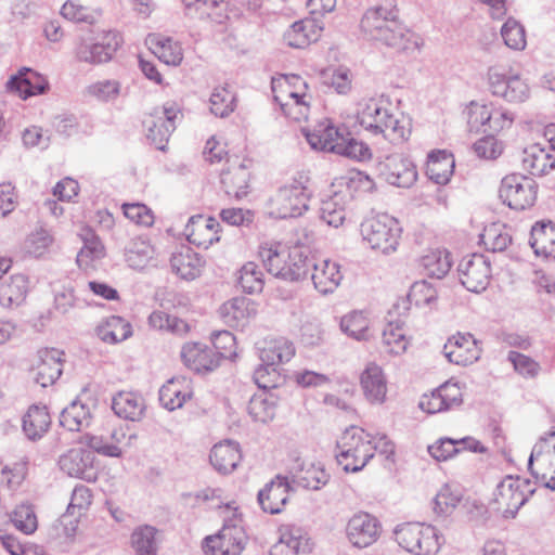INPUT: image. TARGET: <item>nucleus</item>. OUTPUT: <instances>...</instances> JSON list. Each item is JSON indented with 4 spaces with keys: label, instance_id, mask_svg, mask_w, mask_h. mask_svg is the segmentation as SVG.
<instances>
[{
    "label": "nucleus",
    "instance_id": "20",
    "mask_svg": "<svg viewBox=\"0 0 555 555\" xmlns=\"http://www.w3.org/2000/svg\"><path fill=\"white\" fill-rule=\"evenodd\" d=\"M183 363L195 373H208L216 370L221 361L220 356L198 343H186L181 350Z\"/></svg>",
    "mask_w": 555,
    "mask_h": 555
},
{
    "label": "nucleus",
    "instance_id": "36",
    "mask_svg": "<svg viewBox=\"0 0 555 555\" xmlns=\"http://www.w3.org/2000/svg\"><path fill=\"white\" fill-rule=\"evenodd\" d=\"M345 128H336L331 124H320L312 131L306 132V139L309 145L317 151L336 152L338 139L343 138Z\"/></svg>",
    "mask_w": 555,
    "mask_h": 555
},
{
    "label": "nucleus",
    "instance_id": "7",
    "mask_svg": "<svg viewBox=\"0 0 555 555\" xmlns=\"http://www.w3.org/2000/svg\"><path fill=\"white\" fill-rule=\"evenodd\" d=\"M402 229L397 219L383 214L369 218L361 224V234L372 249L388 254L397 249Z\"/></svg>",
    "mask_w": 555,
    "mask_h": 555
},
{
    "label": "nucleus",
    "instance_id": "9",
    "mask_svg": "<svg viewBox=\"0 0 555 555\" xmlns=\"http://www.w3.org/2000/svg\"><path fill=\"white\" fill-rule=\"evenodd\" d=\"M489 90L493 96L512 104L526 102L530 98V87L526 79L499 66L488 69Z\"/></svg>",
    "mask_w": 555,
    "mask_h": 555
},
{
    "label": "nucleus",
    "instance_id": "3",
    "mask_svg": "<svg viewBox=\"0 0 555 555\" xmlns=\"http://www.w3.org/2000/svg\"><path fill=\"white\" fill-rule=\"evenodd\" d=\"M258 254L267 271L284 281H299L311 270L312 259L299 248H291L280 242L261 244Z\"/></svg>",
    "mask_w": 555,
    "mask_h": 555
},
{
    "label": "nucleus",
    "instance_id": "18",
    "mask_svg": "<svg viewBox=\"0 0 555 555\" xmlns=\"http://www.w3.org/2000/svg\"><path fill=\"white\" fill-rule=\"evenodd\" d=\"M379 533L378 520L367 513L353 515L347 525V537L351 544L359 548L372 545L378 539Z\"/></svg>",
    "mask_w": 555,
    "mask_h": 555
},
{
    "label": "nucleus",
    "instance_id": "32",
    "mask_svg": "<svg viewBox=\"0 0 555 555\" xmlns=\"http://www.w3.org/2000/svg\"><path fill=\"white\" fill-rule=\"evenodd\" d=\"M220 178L222 189L228 196L241 199L247 195L250 172L244 164L222 170Z\"/></svg>",
    "mask_w": 555,
    "mask_h": 555
},
{
    "label": "nucleus",
    "instance_id": "38",
    "mask_svg": "<svg viewBox=\"0 0 555 555\" xmlns=\"http://www.w3.org/2000/svg\"><path fill=\"white\" fill-rule=\"evenodd\" d=\"M28 292V279L24 274H14L0 283V304L12 308L20 306Z\"/></svg>",
    "mask_w": 555,
    "mask_h": 555
},
{
    "label": "nucleus",
    "instance_id": "39",
    "mask_svg": "<svg viewBox=\"0 0 555 555\" xmlns=\"http://www.w3.org/2000/svg\"><path fill=\"white\" fill-rule=\"evenodd\" d=\"M191 397L185 378L173 377L159 389V401L168 411H175Z\"/></svg>",
    "mask_w": 555,
    "mask_h": 555
},
{
    "label": "nucleus",
    "instance_id": "1",
    "mask_svg": "<svg viewBox=\"0 0 555 555\" xmlns=\"http://www.w3.org/2000/svg\"><path fill=\"white\" fill-rule=\"evenodd\" d=\"M357 121L372 137H380L392 144H402L411 135L410 122L399 117L391 104L383 98H370L358 102Z\"/></svg>",
    "mask_w": 555,
    "mask_h": 555
},
{
    "label": "nucleus",
    "instance_id": "64",
    "mask_svg": "<svg viewBox=\"0 0 555 555\" xmlns=\"http://www.w3.org/2000/svg\"><path fill=\"white\" fill-rule=\"evenodd\" d=\"M12 521L14 526L26 534L33 533L37 529V517L30 506L21 505L13 513Z\"/></svg>",
    "mask_w": 555,
    "mask_h": 555
},
{
    "label": "nucleus",
    "instance_id": "40",
    "mask_svg": "<svg viewBox=\"0 0 555 555\" xmlns=\"http://www.w3.org/2000/svg\"><path fill=\"white\" fill-rule=\"evenodd\" d=\"M295 472L293 474V482L298 487L308 490H320L324 487L328 480L330 475L325 472L322 466L310 463L298 464L297 467L294 468Z\"/></svg>",
    "mask_w": 555,
    "mask_h": 555
},
{
    "label": "nucleus",
    "instance_id": "35",
    "mask_svg": "<svg viewBox=\"0 0 555 555\" xmlns=\"http://www.w3.org/2000/svg\"><path fill=\"white\" fill-rule=\"evenodd\" d=\"M529 243L535 255L555 259V224L552 221L537 222L531 229Z\"/></svg>",
    "mask_w": 555,
    "mask_h": 555
},
{
    "label": "nucleus",
    "instance_id": "46",
    "mask_svg": "<svg viewBox=\"0 0 555 555\" xmlns=\"http://www.w3.org/2000/svg\"><path fill=\"white\" fill-rule=\"evenodd\" d=\"M345 205V196L340 193H335L328 198L323 199L320 207L321 220L330 227L338 228L346 218Z\"/></svg>",
    "mask_w": 555,
    "mask_h": 555
},
{
    "label": "nucleus",
    "instance_id": "52",
    "mask_svg": "<svg viewBox=\"0 0 555 555\" xmlns=\"http://www.w3.org/2000/svg\"><path fill=\"white\" fill-rule=\"evenodd\" d=\"M237 282L247 294L260 293L264 284L263 273L256 262L248 261L241 268Z\"/></svg>",
    "mask_w": 555,
    "mask_h": 555
},
{
    "label": "nucleus",
    "instance_id": "16",
    "mask_svg": "<svg viewBox=\"0 0 555 555\" xmlns=\"http://www.w3.org/2000/svg\"><path fill=\"white\" fill-rule=\"evenodd\" d=\"M443 353L449 362L466 366L479 360L481 348L470 333H457L444 344Z\"/></svg>",
    "mask_w": 555,
    "mask_h": 555
},
{
    "label": "nucleus",
    "instance_id": "47",
    "mask_svg": "<svg viewBox=\"0 0 555 555\" xmlns=\"http://www.w3.org/2000/svg\"><path fill=\"white\" fill-rule=\"evenodd\" d=\"M421 266L428 276L442 279L452 266L450 253L446 249L430 250L421 258Z\"/></svg>",
    "mask_w": 555,
    "mask_h": 555
},
{
    "label": "nucleus",
    "instance_id": "43",
    "mask_svg": "<svg viewBox=\"0 0 555 555\" xmlns=\"http://www.w3.org/2000/svg\"><path fill=\"white\" fill-rule=\"evenodd\" d=\"M99 338L108 344H117L126 340L132 334L131 325L124 318L112 315L105 323L96 328Z\"/></svg>",
    "mask_w": 555,
    "mask_h": 555
},
{
    "label": "nucleus",
    "instance_id": "33",
    "mask_svg": "<svg viewBox=\"0 0 555 555\" xmlns=\"http://www.w3.org/2000/svg\"><path fill=\"white\" fill-rule=\"evenodd\" d=\"M462 449L470 450L473 452H483V446L474 439L463 438L461 440H454L451 438H440L434 444L428 446V453L436 461H447L453 455L459 453Z\"/></svg>",
    "mask_w": 555,
    "mask_h": 555
},
{
    "label": "nucleus",
    "instance_id": "14",
    "mask_svg": "<svg viewBox=\"0 0 555 555\" xmlns=\"http://www.w3.org/2000/svg\"><path fill=\"white\" fill-rule=\"evenodd\" d=\"M462 285L469 292L480 293L491 279L490 260L482 254H472L462 258L457 266Z\"/></svg>",
    "mask_w": 555,
    "mask_h": 555
},
{
    "label": "nucleus",
    "instance_id": "28",
    "mask_svg": "<svg viewBox=\"0 0 555 555\" xmlns=\"http://www.w3.org/2000/svg\"><path fill=\"white\" fill-rule=\"evenodd\" d=\"M258 351L261 362L275 367L295 356L294 344L284 337L264 339L259 344Z\"/></svg>",
    "mask_w": 555,
    "mask_h": 555
},
{
    "label": "nucleus",
    "instance_id": "29",
    "mask_svg": "<svg viewBox=\"0 0 555 555\" xmlns=\"http://www.w3.org/2000/svg\"><path fill=\"white\" fill-rule=\"evenodd\" d=\"M114 413L126 421L139 422L146 409L143 397L134 391H119L112 399Z\"/></svg>",
    "mask_w": 555,
    "mask_h": 555
},
{
    "label": "nucleus",
    "instance_id": "19",
    "mask_svg": "<svg viewBox=\"0 0 555 555\" xmlns=\"http://www.w3.org/2000/svg\"><path fill=\"white\" fill-rule=\"evenodd\" d=\"M292 490L287 477L278 475L258 492L257 500L261 509L270 514L281 513Z\"/></svg>",
    "mask_w": 555,
    "mask_h": 555
},
{
    "label": "nucleus",
    "instance_id": "55",
    "mask_svg": "<svg viewBox=\"0 0 555 555\" xmlns=\"http://www.w3.org/2000/svg\"><path fill=\"white\" fill-rule=\"evenodd\" d=\"M504 43L513 50H524L526 47V33L524 26L515 18L509 17L501 28Z\"/></svg>",
    "mask_w": 555,
    "mask_h": 555
},
{
    "label": "nucleus",
    "instance_id": "44",
    "mask_svg": "<svg viewBox=\"0 0 555 555\" xmlns=\"http://www.w3.org/2000/svg\"><path fill=\"white\" fill-rule=\"evenodd\" d=\"M157 529L150 525L137 527L131 535L130 543L135 555H157Z\"/></svg>",
    "mask_w": 555,
    "mask_h": 555
},
{
    "label": "nucleus",
    "instance_id": "54",
    "mask_svg": "<svg viewBox=\"0 0 555 555\" xmlns=\"http://www.w3.org/2000/svg\"><path fill=\"white\" fill-rule=\"evenodd\" d=\"M338 141L339 143L336 147V154L358 160H363L371 156L369 146L352 138L347 130H345L343 138L338 139Z\"/></svg>",
    "mask_w": 555,
    "mask_h": 555
},
{
    "label": "nucleus",
    "instance_id": "53",
    "mask_svg": "<svg viewBox=\"0 0 555 555\" xmlns=\"http://www.w3.org/2000/svg\"><path fill=\"white\" fill-rule=\"evenodd\" d=\"M340 330L356 340L367 338L369 320L361 311H352L340 320Z\"/></svg>",
    "mask_w": 555,
    "mask_h": 555
},
{
    "label": "nucleus",
    "instance_id": "34",
    "mask_svg": "<svg viewBox=\"0 0 555 555\" xmlns=\"http://www.w3.org/2000/svg\"><path fill=\"white\" fill-rule=\"evenodd\" d=\"M522 167L532 176H544L555 168V155L540 143L532 144L524 151Z\"/></svg>",
    "mask_w": 555,
    "mask_h": 555
},
{
    "label": "nucleus",
    "instance_id": "62",
    "mask_svg": "<svg viewBox=\"0 0 555 555\" xmlns=\"http://www.w3.org/2000/svg\"><path fill=\"white\" fill-rule=\"evenodd\" d=\"M288 96L292 100L291 103H280L284 115L297 121L301 118H306L309 111L308 104L304 100L306 94L299 91H289Z\"/></svg>",
    "mask_w": 555,
    "mask_h": 555
},
{
    "label": "nucleus",
    "instance_id": "4",
    "mask_svg": "<svg viewBox=\"0 0 555 555\" xmlns=\"http://www.w3.org/2000/svg\"><path fill=\"white\" fill-rule=\"evenodd\" d=\"M309 184L308 173L297 172L289 182L279 188L270 199V215L278 219L302 216L309 208L312 194Z\"/></svg>",
    "mask_w": 555,
    "mask_h": 555
},
{
    "label": "nucleus",
    "instance_id": "12",
    "mask_svg": "<svg viewBox=\"0 0 555 555\" xmlns=\"http://www.w3.org/2000/svg\"><path fill=\"white\" fill-rule=\"evenodd\" d=\"M530 480H520L518 477L506 476L496 487L494 493V504L496 509L505 518H514L519 508L525 505L529 496L534 493V489H528L526 494L524 488H528Z\"/></svg>",
    "mask_w": 555,
    "mask_h": 555
},
{
    "label": "nucleus",
    "instance_id": "49",
    "mask_svg": "<svg viewBox=\"0 0 555 555\" xmlns=\"http://www.w3.org/2000/svg\"><path fill=\"white\" fill-rule=\"evenodd\" d=\"M210 112L217 117L225 118L236 107V94L228 87H216L209 99Z\"/></svg>",
    "mask_w": 555,
    "mask_h": 555
},
{
    "label": "nucleus",
    "instance_id": "51",
    "mask_svg": "<svg viewBox=\"0 0 555 555\" xmlns=\"http://www.w3.org/2000/svg\"><path fill=\"white\" fill-rule=\"evenodd\" d=\"M462 492L451 485H443L434 498V511L439 516L450 515L462 500Z\"/></svg>",
    "mask_w": 555,
    "mask_h": 555
},
{
    "label": "nucleus",
    "instance_id": "50",
    "mask_svg": "<svg viewBox=\"0 0 555 555\" xmlns=\"http://www.w3.org/2000/svg\"><path fill=\"white\" fill-rule=\"evenodd\" d=\"M480 241L487 248L493 253L504 251L512 243V236L506 228L499 223H492L485 228L480 234Z\"/></svg>",
    "mask_w": 555,
    "mask_h": 555
},
{
    "label": "nucleus",
    "instance_id": "11",
    "mask_svg": "<svg viewBox=\"0 0 555 555\" xmlns=\"http://www.w3.org/2000/svg\"><path fill=\"white\" fill-rule=\"evenodd\" d=\"M179 112L176 103L167 102L163 106L155 107L143 119L146 139L157 150L165 151L169 138L176 129V120Z\"/></svg>",
    "mask_w": 555,
    "mask_h": 555
},
{
    "label": "nucleus",
    "instance_id": "2",
    "mask_svg": "<svg viewBox=\"0 0 555 555\" xmlns=\"http://www.w3.org/2000/svg\"><path fill=\"white\" fill-rule=\"evenodd\" d=\"M396 0H385V3L369 9L362 21V28L372 39L383 44L408 52L418 49V42L398 18Z\"/></svg>",
    "mask_w": 555,
    "mask_h": 555
},
{
    "label": "nucleus",
    "instance_id": "8",
    "mask_svg": "<svg viewBox=\"0 0 555 555\" xmlns=\"http://www.w3.org/2000/svg\"><path fill=\"white\" fill-rule=\"evenodd\" d=\"M247 540L242 519L234 516L224 521L216 535L206 537L203 547L206 555H241Z\"/></svg>",
    "mask_w": 555,
    "mask_h": 555
},
{
    "label": "nucleus",
    "instance_id": "61",
    "mask_svg": "<svg viewBox=\"0 0 555 555\" xmlns=\"http://www.w3.org/2000/svg\"><path fill=\"white\" fill-rule=\"evenodd\" d=\"M120 91V82L114 79L96 81L88 87V93L102 102L115 101Z\"/></svg>",
    "mask_w": 555,
    "mask_h": 555
},
{
    "label": "nucleus",
    "instance_id": "58",
    "mask_svg": "<svg viewBox=\"0 0 555 555\" xmlns=\"http://www.w3.org/2000/svg\"><path fill=\"white\" fill-rule=\"evenodd\" d=\"M383 343L388 346V351L399 354L406 350L408 341L402 326L389 322L383 331Z\"/></svg>",
    "mask_w": 555,
    "mask_h": 555
},
{
    "label": "nucleus",
    "instance_id": "30",
    "mask_svg": "<svg viewBox=\"0 0 555 555\" xmlns=\"http://www.w3.org/2000/svg\"><path fill=\"white\" fill-rule=\"evenodd\" d=\"M256 313L255 302L246 297L232 298L220 308V314L224 322L235 327H244Z\"/></svg>",
    "mask_w": 555,
    "mask_h": 555
},
{
    "label": "nucleus",
    "instance_id": "63",
    "mask_svg": "<svg viewBox=\"0 0 555 555\" xmlns=\"http://www.w3.org/2000/svg\"><path fill=\"white\" fill-rule=\"evenodd\" d=\"M489 119H491V106L472 103L468 111V127L470 131L487 133Z\"/></svg>",
    "mask_w": 555,
    "mask_h": 555
},
{
    "label": "nucleus",
    "instance_id": "6",
    "mask_svg": "<svg viewBox=\"0 0 555 555\" xmlns=\"http://www.w3.org/2000/svg\"><path fill=\"white\" fill-rule=\"evenodd\" d=\"M395 535L402 548L415 555H435L443 542V537L434 526L420 522L398 526Z\"/></svg>",
    "mask_w": 555,
    "mask_h": 555
},
{
    "label": "nucleus",
    "instance_id": "21",
    "mask_svg": "<svg viewBox=\"0 0 555 555\" xmlns=\"http://www.w3.org/2000/svg\"><path fill=\"white\" fill-rule=\"evenodd\" d=\"M219 222L212 217L192 216L185 225L184 234L191 244L208 248L219 241Z\"/></svg>",
    "mask_w": 555,
    "mask_h": 555
},
{
    "label": "nucleus",
    "instance_id": "23",
    "mask_svg": "<svg viewBox=\"0 0 555 555\" xmlns=\"http://www.w3.org/2000/svg\"><path fill=\"white\" fill-rule=\"evenodd\" d=\"M92 452L82 448L70 449L59 460L61 470L70 477L87 481H91L94 478L92 474Z\"/></svg>",
    "mask_w": 555,
    "mask_h": 555
},
{
    "label": "nucleus",
    "instance_id": "17",
    "mask_svg": "<svg viewBox=\"0 0 555 555\" xmlns=\"http://www.w3.org/2000/svg\"><path fill=\"white\" fill-rule=\"evenodd\" d=\"M63 356L64 352L56 348L40 349L31 369L35 383L43 388L53 385L63 372Z\"/></svg>",
    "mask_w": 555,
    "mask_h": 555
},
{
    "label": "nucleus",
    "instance_id": "25",
    "mask_svg": "<svg viewBox=\"0 0 555 555\" xmlns=\"http://www.w3.org/2000/svg\"><path fill=\"white\" fill-rule=\"evenodd\" d=\"M360 385L367 401L378 404L384 403L387 393V382L380 366L376 363H369L361 373Z\"/></svg>",
    "mask_w": 555,
    "mask_h": 555
},
{
    "label": "nucleus",
    "instance_id": "60",
    "mask_svg": "<svg viewBox=\"0 0 555 555\" xmlns=\"http://www.w3.org/2000/svg\"><path fill=\"white\" fill-rule=\"evenodd\" d=\"M78 61L89 64H101L112 57L99 42H81L76 50Z\"/></svg>",
    "mask_w": 555,
    "mask_h": 555
},
{
    "label": "nucleus",
    "instance_id": "31",
    "mask_svg": "<svg viewBox=\"0 0 555 555\" xmlns=\"http://www.w3.org/2000/svg\"><path fill=\"white\" fill-rule=\"evenodd\" d=\"M51 426V416L46 405L33 404L23 416L22 428L31 441L40 440Z\"/></svg>",
    "mask_w": 555,
    "mask_h": 555
},
{
    "label": "nucleus",
    "instance_id": "45",
    "mask_svg": "<svg viewBox=\"0 0 555 555\" xmlns=\"http://www.w3.org/2000/svg\"><path fill=\"white\" fill-rule=\"evenodd\" d=\"M276 398L267 392L254 395L247 405V411L255 422L267 424L275 416Z\"/></svg>",
    "mask_w": 555,
    "mask_h": 555
},
{
    "label": "nucleus",
    "instance_id": "48",
    "mask_svg": "<svg viewBox=\"0 0 555 555\" xmlns=\"http://www.w3.org/2000/svg\"><path fill=\"white\" fill-rule=\"evenodd\" d=\"M90 410L82 403L73 401L63 409L60 425L69 431H79L89 424Z\"/></svg>",
    "mask_w": 555,
    "mask_h": 555
},
{
    "label": "nucleus",
    "instance_id": "37",
    "mask_svg": "<svg viewBox=\"0 0 555 555\" xmlns=\"http://www.w3.org/2000/svg\"><path fill=\"white\" fill-rule=\"evenodd\" d=\"M204 263L203 258L190 248L176 253L170 258L172 271L188 281L199 276Z\"/></svg>",
    "mask_w": 555,
    "mask_h": 555
},
{
    "label": "nucleus",
    "instance_id": "24",
    "mask_svg": "<svg viewBox=\"0 0 555 555\" xmlns=\"http://www.w3.org/2000/svg\"><path fill=\"white\" fill-rule=\"evenodd\" d=\"M311 269V281L314 288L323 295L333 293L343 280L340 266L335 261L324 259L320 262H314L312 260Z\"/></svg>",
    "mask_w": 555,
    "mask_h": 555
},
{
    "label": "nucleus",
    "instance_id": "56",
    "mask_svg": "<svg viewBox=\"0 0 555 555\" xmlns=\"http://www.w3.org/2000/svg\"><path fill=\"white\" fill-rule=\"evenodd\" d=\"M153 248L144 241L132 242L130 247L126 249L125 257L129 267L141 270L152 258Z\"/></svg>",
    "mask_w": 555,
    "mask_h": 555
},
{
    "label": "nucleus",
    "instance_id": "13",
    "mask_svg": "<svg viewBox=\"0 0 555 555\" xmlns=\"http://www.w3.org/2000/svg\"><path fill=\"white\" fill-rule=\"evenodd\" d=\"M376 171L386 182L398 188H410L417 179L416 166L401 153L386 155L376 164Z\"/></svg>",
    "mask_w": 555,
    "mask_h": 555
},
{
    "label": "nucleus",
    "instance_id": "41",
    "mask_svg": "<svg viewBox=\"0 0 555 555\" xmlns=\"http://www.w3.org/2000/svg\"><path fill=\"white\" fill-rule=\"evenodd\" d=\"M454 158L444 151L431 152L428 155L426 173L437 184H447L453 173Z\"/></svg>",
    "mask_w": 555,
    "mask_h": 555
},
{
    "label": "nucleus",
    "instance_id": "42",
    "mask_svg": "<svg viewBox=\"0 0 555 555\" xmlns=\"http://www.w3.org/2000/svg\"><path fill=\"white\" fill-rule=\"evenodd\" d=\"M80 236L83 245L77 255L76 261L80 269H88L93 260L104 257L105 248L99 236L90 228H85Z\"/></svg>",
    "mask_w": 555,
    "mask_h": 555
},
{
    "label": "nucleus",
    "instance_id": "15",
    "mask_svg": "<svg viewBox=\"0 0 555 555\" xmlns=\"http://www.w3.org/2000/svg\"><path fill=\"white\" fill-rule=\"evenodd\" d=\"M279 532V541L270 547L269 555H299L312 551L313 543L304 528L295 525H283Z\"/></svg>",
    "mask_w": 555,
    "mask_h": 555
},
{
    "label": "nucleus",
    "instance_id": "59",
    "mask_svg": "<svg viewBox=\"0 0 555 555\" xmlns=\"http://www.w3.org/2000/svg\"><path fill=\"white\" fill-rule=\"evenodd\" d=\"M507 360L513 364L514 370L525 378H535L541 370L540 364L524 353L509 351Z\"/></svg>",
    "mask_w": 555,
    "mask_h": 555
},
{
    "label": "nucleus",
    "instance_id": "5",
    "mask_svg": "<svg viewBox=\"0 0 555 555\" xmlns=\"http://www.w3.org/2000/svg\"><path fill=\"white\" fill-rule=\"evenodd\" d=\"M337 463L346 473H358L373 459L371 434L351 426L347 428L336 443Z\"/></svg>",
    "mask_w": 555,
    "mask_h": 555
},
{
    "label": "nucleus",
    "instance_id": "57",
    "mask_svg": "<svg viewBox=\"0 0 555 555\" xmlns=\"http://www.w3.org/2000/svg\"><path fill=\"white\" fill-rule=\"evenodd\" d=\"M211 348L216 354L220 356V361L231 359L236 356V339L229 331H219L211 334Z\"/></svg>",
    "mask_w": 555,
    "mask_h": 555
},
{
    "label": "nucleus",
    "instance_id": "27",
    "mask_svg": "<svg viewBox=\"0 0 555 555\" xmlns=\"http://www.w3.org/2000/svg\"><path fill=\"white\" fill-rule=\"evenodd\" d=\"M241 460L240 443L232 440L215 444L209 454L211 465L222 475L231 474L237 467Z\"/></svg>",
    "mask_w": 555,
    "mask_h": 555
},
{
    "label": "nucleus",
    "instance_id": "10",
    "mask_svg": "<svg viewBox=\"0 0 555 555\" xmlns=\"http://www.w3.org/2000/svg\"><path fill=\"white\" fill-rule=\"evenodd\" d=\"M538 184L521 173L505 176L499 189V197L503 204L514 210H525L533 206L537 201Z\"/></svg>",
    "mask_w": 555,
    "mask_h": 555
},
{
    "label": "nucleus",
    "instance_id": "22",
    "mask_svg": "<svg viewBox=\"0 0 555 555\" xmlns=\"http://www.w3.org/2000/svg\"><path fill=\"white\" fill-rule=\"evenodd\" d=\"M9 91L26 100L29 96L43 94L49 89V82L41 74L24 67L7 82Z\"/></svg>",
    "mask_w": 555,
    "mask_h": 555
},
{
    "label": "nucleus",
    "instance_id": "26",
    "mask_svg": "<svg viewBox=\"0 0 555 555\" xmlns=\"http://www.w3.org/2000/svg\"><path fill=\"white\" fill-rule=\"evenodd\" d=\"M323 27L314 18H305L293 23L285 31V42L296 49H304L321 37Z\"/></svg>",
    "mask_w": 555,
    "mask_h": 555
}]
</instances>
